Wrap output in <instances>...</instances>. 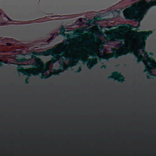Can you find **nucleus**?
I'll list each match as a JSON object with an SVG mask.
<instances>
[{"instance_id":"nucleus-1","label":"nucleus","mask_w":156,"mask_h":156,"mask_svg":"<svg viewBox=\"0 0 156 156\" xmlns=\"http://www.w3.org/2000/svg\"><path fill=\"white\" fill-rule=\"evenodd\" d=\"M60 55H62V56L65 57V59H62V61H63V62L62 63V65L61 66H60V68L59 69H57L55 70V73L54 75H59V71H61V72H63L65 70V67H64V65H65V63L64 62L65 61V60H70L71 59V58L69 57H65L64 55H65V51H62L60 53Z\"/></svg>"},{"instance_id":"nucleus-2","label":"nucleus","mask_w":156,"mask_h":156,"mask_svg":"<svg viewBox=\"0 0 156 156\" xmlns=\"http://www.w3.org/2000/svg\"><path fill=\"white\" fill-rule=\"evenodd\" d=\"M111 76H109L108 78V79H113L115 77H117L116 80L118 82L122 83L124 82L125 78L122 75H120V74L117 71H115L111 73Z\"/></svg>"},{"instance_id":"nucleus-3","label":"nucleus","mask_w":156,"mask_h":156,"mask_svg":"<svg viewBox=\"0 0 156 156\" xmlns=\"http://www.w3.org/2000/svg\"><path fill=\"white\" fill-rule=\"evenodd\" d=\"M74 60L82 62H83V65L87 64V68H88L89 69H91L92 67L94 66V65H92L91 63V62H93L94 63L96 64L97 63V60L96 59H88V60L83 61L82 58H79L74 59Z\"/></svg>"},{"instance_id":"nucleus-4","label":"nucleus","mask_w":156,"mask_h":156,"mask_svg":"<svg viewBox=\"0 0 156 156\" xmlns=\"http://www.w3.org/2000/svg\"><path fill=\"white\" fill-rule=\"evenodd\" d=\"M53 49L51 48L49 49L47 51H45L43 52H37L34 51L33 52V55H32V58H35L36 56H39L40 55L41 53L43 55L46 56H48L50 55H52V54L53 53Z\"/></svg>"},{"instance_id":"nucleus-5","label":"nucleus","mask_w":156,"mask_h":156,"mask_svg":"<svg viewBox=\"0 0 156 156\" xmlns=\"http://www.w3.org/2000/svg\"><path fill=\"white\" fill-rule=\"evenodd\" d=\"M64 28L62 26L61 27V30H60V34L62 35V36L66 37L68 40L66 41L64 43V44L65 45L67 43L70 42V41H71V39L70 38L74 36V34H67L64 32Z\"/></svg>"},{"instance_id":"nucleus-6","label":"nucleus","mask_w":156,"mask_h":156,"mask_svg":"<svg viewBox=\"0 0 156 156\" xmlns=\"http://www.w3.org/2000/svg\"><path fill=\"white\" fill-rule=\"evenodd\" d=\"M153 33L152 31H149L147 32H139L137 33V34H139L143 38V41H145L147 40V38L149 37V35L152 34Z\"/></svg>"},{"instance_id":"nucleus-7","label":"nucleus","mask_w":156,"mask_h":156,"mask_svg":"<svg viewBox=\"0 0 156 156\" xmlns=\"http://www.w3.org/2000/svg\"><path fill=\"white\" fill-rule=\"evenodd\" d=\"M141 56V54L140 52V51L138 49H137L136 50V54L135 55V57L136 58H137V63H139L140 62H142L143 61V58H138V57Z\"/></svg>"},{"instance_id":"nucleus-8","label":"nucleus","mask_w":156,"mask_h":156,"mask_svg":"<svg viewBox=\"0 0 156 156\" xmlns=\"http://www.w3.org/2000/svg\"><path fill=\"white\" fill-rule=\"evenodd\" d=\"M144 72H148V73H147V75H149L150 76H153V73H152V71H150L149 69V68L147 67V66L145 67V69H144Z\"/></svg>"},{"instance_id":"nucleus-9","label":"nucleus","mask_w":156,"mask_h":156,"mask_svg":"<svg viewBox=\"0 0 156 156\" xmlns=\"http://www.w3.org/2000/svg\"><path fill=\"white\" fill-rule=\"evenodd\" d=\"M117 51V50H114L113 51V53L112 55H111V56L109 57L110 58H117V57L119 56L117 53H116Z\"/></svg>"},{"instance_id":"nucleus-10","label":"nucleus","mask_w":156,"mask_h":156,"mask_svg":"<svg viewBox=\"0 0 156 156\" xmlns=\"http://www.w3.org/2000/svg\"><path fill=\"white\" fill-rule=\"evenodd\" d=\"M122 25L123 27H125V28L132 30L133 27V25H131L129 24H122Z\"/></svg>"},{"instance_id":"nucleus-11","label":"nucleus","mask_w":156,"mask_h":156,"mask_svg":"<svg viewBox=\"0 0 156 156\" xmlns=\"http://www.w3.org/2000/svg\"><path fill=\"white\" fill-rule=\"evenodd\" d=\"M123 55L126 54L127 53L132 54H134V52L133 51L130 50L129 51H128L127 50H125L123 51Z\"/></svg>"},{"instance_id":"nucleus-12","label":"nucleus","mask_w":156,"mask_h":156,"mask_svg":"<svg viewBox=\"0 0 156 156\" xmlns=\"http://www.w3.org/2000/svg\"><path fill=\"white\" fill-rule=\"evenodd\" d=\"M126 19L130 20H133V15L132 14H130L128 15L127 17H126Z\"/></svg>"},{"instance_id":"nucleus-13","label":"nucleus","mask_w":156,"mask_h":156,"mask_svg":"<svg viewBox=\"0 0 156 156\" xmlns=\"http://www.w3.org/2000/svg\"><path fill=\"white\" fill-rule=\"evenodd\" d=\"M22 73H23L24 75H26L28 76V77L30 76L31 75H33L34 74L33 73H28L26 71L22 72Z\"/></svg>"},{"instance_id":"nucleus-14","label":"nucleus","mask_w":156,"mask_h":156,"mask_svg":"<svg viewBox=\"0 0 156 156\" xmlns=\"http://www.w3.org/2000/svg\"><path fill=\"white\" fill-rule=\"evenodd\" d=\"M48 78V75L46 74H43L42 75V76H41V79H47Z\"/></svg>"},{"instance_id":"nucleus-15","label":"nucleus","mask_w":156,"mask_h":156,"mask_svg":"<svg viewBox=\"0 0 156 156\" xmlns=\"http://www.w3.org/2000/svg\"><path fill=\"white\" fill-rule=\"evenodd\" d=\"M53 38V37L52 36L50 37V38L48 39L47 40V43H49L50 42V41H52Z\"/></svg>"},{"instance_id":"nucleus-16","label":"nucleus","mask_w":156,"mask_h":156,"mask_svg":"<svg viewBox=\"0 0 156 156\" xmlns=\"http://www.w3.org/2000/svg\"><path fill=\"white\" fill-rule=\"evenodd\" d=\"M93 57H99V56L96 53L94 52L93 55H92Z\"/></svg>"},{"instance_id":"nucleus-17","label":"nucleus","mask_w":156,"mask_h":156,"mask_svg":"<svg viewBox=\"0 0 156 156\" xmlns=\"http://www.w3.org/2000/svg\"><path fill=\"white\" fill-rule=\"evenodd\" d=\"M81 71V67H79V69L75 71V73H79Z\"/></svg>"},{"instance_id":"nucleus-18","label":"nucleus","mask_w":156,"mask_h":156,"mask_svg":"<svg viewBox=\"0 0 156 156\" xmlns=\"http://www.w3.org/2000/svg\"><path fill=\"white\" fill-rule=\"evenodd\" d=\"M81 71V67H79V69L75 71V73H79Z\"/></svg>"},{"instance_id":"nucleus-19","label":"nucleus","mask_w":156,"mask_h":156,"mask_svg":"<svg viewBox=\"0 0 156 156\" xmlns=\"http://www.w3.org/2000/svg\"><path fill=\"white\" fill-rule=\"evenodd\" d=\"M30 81L29 80V78L28 77L27 78L26 80V81H25V82H26V84H28L29 83V81Z\"/></svg>"},{"instance_id":"nucleus-20","label":"nucleus","mask_w":156,"mask_h":156,"mask_svg":"<svg viewBox=\"0 0 156 156\" xmlns=\"http://www.w3.org/2000/svg\"><path fill=\"white\" fill-rule=\"evenodd\" d=\"M101 69H105L106 68V66L105 65H102V66L101 67Z\"/></svg>"},{"instance_id":"nucleus-21","label":"nucleus","mask_w":156,"mask_h":156,"mask_svg":"<svg viewBox=\"0 0 156 156\" xmlns=\"http://www.w3.org/2000/svg\"><path fill=\"white\" fill-rule=\"evenodd\" d=\"M17 68H18V69H17V70H18L19 69H23V68L22 66H19L18 67H17Z\"/></svg>"},{"instance_id":"nucleus-22","label":"nucleus","mask_w":156,"mask_h":156,"mask_svg":"<svg viewBox=\"0 0 156 156\" xmlns=\"http://www.w3.org/2000/svg\"><path fill=\"white\" fill-rule=\"evenodd\" d=\"M107 38L108 39H110L111 38V36L110 35H107Z\"/></svg>"},{"instance_id":"nucleus-23","label":"nucleus","mask_w":156,"mask_h":156,"mask_svg":"<svg viewBox=\"0 0 156 156\" xmlns=\"http://www.w3.org/2000/svg\"><path fill=\"white\" fill-rule=\"evenodd\" d=\"M120 38H115V41H120Z\"/></svg>"},{"instance_id":"nucleus-24","label":"nucleus","mask_w":156,"mask_h":156,"mask_svg":"<svg viewBox=\"0 0 156 156\" xmlns=\"http://www.w3.org/2000/svg\"><path fill=\"white\" fill-rule=\"evenodd\" d=\"M2 67V62H0V68Z\"/></svg>"},{"instance_id":"nucleus-25","label":"nucleus","mask_w":156,"mask_h":156,"mask_svg":"<svg viewBox=\"0 0 156 156\" xmlns=\"http://www.w3.org/2000/svg\"><path fill=\"white\" fill-rule=\"evenodd\" d=\"M149 55L151 56H153V53H152V52H149Z\"/></svg>"},{"instance_id":"nucleus-26","label":"nucleus","mask_w":156,"mask_h":156,"mask_svg":"<svg viewBox=\"0 0 156 156\" xmlns=\"http://www.w3.org/2000/svg\"><path fill=\"white\" fill-rule=\"evenodd\" d=\"M103 47H102V46L100 47V49L101 50H103Z\"/></svg>"},{"instance_id":"nucleus-27","label":"nucleus","mask_w":156,"mask_h":156,"mask_svg":"<svg viewBox=\"0 0 156 156\" xmlns=\"http://www.w3.org/2000/svg\"><path fill=\"white\" fill-rule=\"evenodd\" d=\"M78 64V62H76V63H75L74 64V65L75 66Z\"/></svg>"},{"instance_id":"nucleus-28","label":"nucleus","mask_w":156,"mask_h":156,"mask_svg":"<svg viewBox=\"0 0 156 156\" xmlns=\"http://www.w3.org/2000/svg\"><path fill=\"white\" fill-rule=\"evenodd\" d=\"M148 57V58H149V59L151 60H152V57Z\"/></svg>"},{"instance_id":"nucleus-29","label":"nucleus","mask_w":156,"mask_h":156,"mask_svg":"<svg viewBox=\"0 0 156 156\" xmlns=\"http://www.w3.org/2000/svg\"><path fill=\"white\" fill-rule=\"evenodd\" d=\"M33 66L35 68H36L37 67V65H33Z\"/></svg>"},{"instance_id":"nucleus-30","label":"nucleus","mask_w":156,"mask_h":156,"mask_svg":"<svg viewBox=\"0 0 156 156\" xmlns=\"http://www.w3.org/2000/svg\"><path fill=\"white\" fill-rule=\"evenodd\" d=\"M148 62H149L150 63V64H149V66H152V65H151V62H150L148 61Z\"/></svg>"},{"instance_id":"nucleus-31","label":"nucleus","mask_w":156,"mask_h":156,"mask_svg":"<svg viewBox=\"0 0 156 156\" xmlns=\"http://www.w3.org/2000/svg\"><path fill=\"white\" fill-rule=\"evenodd\" d=\"M56 59V58H51V60H55Z\"/></svg>"},{"instance_id":"nucleus-32","label":"nucleus","mask_w":156,"mask_h":156,"mask_svg":"<svg viewBox=\"0 0 156 156\" xmlns=\"http://www.w3.org/2000/svg\"><path fill=\"white\" fill-rule=\"evenodd\" d=\"M153 2H154V5H156V1H154Z\"/></svg>"},{"instance_id":"nucleus-33","label":"nucleus","mask_w":156,"mask_h":156,"mask_svg":"<svg viewBox=\"0 0 156 156\" xmlns=\"http://www.w3.org/2000/svg\"><path fill=\"white\" fill-rule=\"evenodd\" d=\"M147 79H150V77H149L148 76H147Z\"/></svg>"},{"instance_id":"nucleus-34","label":"nucleus","mask_w":156,"mask_h":156,"mask_svg":"<svg viewBox=\"0 0 156 156\" xmlns=\"http://www.w3.org/2000/svg\"><path fill=\"white\" fill-rule=\"evenodd\" d=\"M79 20H80V22H81L82 21V19H80Z\"/></svg>"},{"instance_id":"nucleus-35","label":"nucleus","mask_w":156,"mask_h":156,"mask_svg":"<svg viewBox=\"0 0 156 156\" xmlns=\"http://www.w3.org/2000/svg\"><path fill=\"white\" fill-rule=\"evenodd\" d=\"M68 66H71V64H68Z\"/></svg>"},{"instance_id":"nucleus-36","label":"nucleus","mask_w":156,"mask_h":156,"mask_svg":"<svg viewBox=\"0 0 156 156\" xmlns=\"http://www.w3.org/2000/svg\"><path fill=\"white\" fill-rule=\"evenodd\" d=\"M119 46H122V44H119Z\"/></svg>"},{"instance_id":"nucleus-37","label":"nucleus","mask_w":156,"mask_h":156,"mask_svg":"<svg viewBox=\"0 0 156 156\" xmlns=\"http://www.w3.org/2000/svg\"><path fill=\"white\" fill-rule=\"evenodd\" d=\"M7 19H8V20H9V18L8 17H7Z\"/></svg>"},{"instance_id":"nucleus-38","label":"nucleus","mask_w":156,"mask_h":156,"mask_svg":"<svg viewBox=\"0 0 156 156\" xmlns=\"http://www.w3.org/2000/svg\"><path fill=\"white\" fill-rule=\"evenodd\" d=\"M135 12H137V10L135 11Z\"/></svg>"},{"instance_id":"nucleus-39","label":"nucleus","mask_w":156,"mask_h":156,"mask_svg":"<svg viewBox=\"0 0 156 156\" xmlns=\"http://www.w3.org/2000/svg\"><path fill=\"white\" fill-rule=\"evenodd\" d=\"M137 30H139V29H138V28L137 29Z\"/></svg>"},{"instance_id":"nucleus-40","label":"nucleus","mask_w":156,"mask_h":156,"mask_svg":"<svg viewBox=\"0 0 156 156\" xmlns=\"http://www.w3.org/2000/svg\"><path fill=\"white\" fill-rule=\"evenodd\" d=\"M106 60H107V61H108V59H106Z\"/></svg>"},{"instance_id":"nucleus-41","label":"nucleus","mask_w":156,"mask_h":156,"mask_svg":"<svg viewBox=\"0 0 156 156\" xmlns=\"http://www.w3.org/2000/svg\"><path fill=\"white\" fill-rule=\"evenodd\" d=\"M55 56H56V54H55Z\"/></svg>"}]
</instances>
